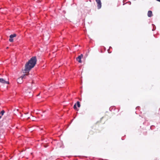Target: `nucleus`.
Listing matches in <instances>:
<instances>
[{"instance_id":"f257e3e1","label":"nucleus","mask_w":160,"mask_h":160,"mask_svg":"<svg viewBox=\"0 0 160 160\" xmlns=\"http://www.w3.org/2000/svg\"><path fill=\"white\" fill-rule=\"evenodd\" d=\"M36 62L37 59L36 57H32L28 62L25 64L24 72L27 74L22 75L20 78H21L22 79L25 78L26 76L28 75L27 73H28L30 70L34 67L36 64Z\"/></svg>"},{"instance_id":"f03ea898","label":"nucleus","mask_w":160,"mask_h":160,"mask_svg":"<svg viewBox=\"0 0 160 160\" xmlns=\"http://www.w3.org/2000/svg\"><path fill=\"white\" fill-rule=\"evenodd\" d=\"M110 109L111 111H112L113 113L115 114L118 113L119 111V108H116L115 107H111Z\"/></svg>"},{"instance_id":"7ed1b4c3","label":"nucleus","mask_w":160,"mask_h":160,"mask_svg":"<svg viewBox=\"0 0 160 160\" xmlns=\"http://www.w3.org/2000/svg\"><path fill=\"white\" fill-rule=\"evenodd\" d=\"M97 2V7L98 9H100L102 7V3L101 0H96Z\"/></svg>"},{"instance_id":"20e7f679","label":"nucleus","mask_w":160,"mask_h":160,"mask_svg":"<svg viewBox=\"0 0 160 160\" xmlns=\"http://www.w3.org/2000/svg\"><path fill=\"white\" fill-rule=\"evenodd\" d=\"M83 57V55L82 54H81L78 57L76 58V60L78 61L79 62L81 63L82 62V61L81 60V58Z\"/></svg>"},{"instance_id":"39448f33","label":"nucleus","mask_w":160,"mask_h":160,"mask_svg":"<svg viewBox=\"0 0 160 160\" xmlns=\"http://www.w3.org/2000/svg\"><path fill=\"white\" fill-rule=\"evenodd\" d=\"M16 35L15 34H12L10 36V38L9 39V41L10 42H12L13 41V39L12 38H13L16 37Z\"/></svg>"},{"instance_id":"423d86ee","label":"nucleus","mask_w":160,"mask_h":160,"mask_svg":"<svg viewBox=\"0 0 160 160\" xmlns=\"http://www.w3.org/2000/svg\"><path fill=\"white\" fill-rule=\"evenodd\" d=\"M76 105L79 108L80 106V104L79 102L78 101L76 103H75L73 106V108L74 109H77V107Z\"/></svg>"},{"instance_id":"0eeeda50","label":"nucleus","mask_w":160,"mask_h":160,"mask_svg":"<svg viewBox=\"0 0 160 160\" xmlns=\"http://www.w3.org/2000/svg\"><path fill=\"white\" fill-rule=\"evenodd\" d=\"M0 82L5 84H9V82L6 81L4 79L2 78H0Z\"/></svg>"},{"instance_id":"6e6552de","label":"nucleus","mask_w":160,"mask_h":160,"mask_svg":"<svg viewBox=\"0 0 160 160\" xmlns=\"http://www.w3.org/2000/svg\"><path fill=\"white\" fill-rule=\"evenodd\" d=\"M152 11H149L148 13V17H150L152 16Z\"/></svg>"},{"instance_id":"1a4fd4ad","label":"nucleus","mask_w":160,"mask_h":160,"mask_svg":"<svg viewBox=\"0 0 160 160\" xmlns=\"http://www.w3.org/2000/svg\"><path fill=\"white\" fill-rule=\"evenodd\" d=\"M112 48L111 47H110L109 49H108V51L109 53H111L112 52Z\"/></svg>"},{"instance_id":"9d476101","label":"nucleus","mask_w":160,"mask_h":160,"mask_svg":"<svg viewBox=\"0 0 160 160\" xmlns=\"http://www.w3.org/2000/svg\"><path fill=\"white\" fill-rule=\"evenodd\" d=\"M155 128V126L152 125L150 127V129L151 130H153Z\"/></svg>"},{"instance_id":"9b49d317","label":"nucleus","mask_w":160,"mask_h":160,"mask_svg":"<svg viewBox=\"0 0 160 160\" xmlns=\"http://www.w3.org/2000/svg\"><path fill=\"white\" fill-rule=\"evenodd\" d=\"M4 112H5L4 110H2L1 111V112L0 113H1V115L2 116L3 115Z\"/></svg>"},{"instance_id":"f8f14e48","label":"nucleus","mask_w":160,"mask_h":160,"mask_svg":"<svg viewBox=\"0 0 160 160\" xmlns=\"http://www.w3.org/2000/svg\"><path fill=\"white\" fill-rule=\"evenodd\" d=\"M143 134L144 135H146L147 134V132L146 131H145L143 132Z\"/></svg>"},{"instance_id":"ddd939ff","label":"nucleus","mask_w":160,"mask_h":160,"mask_svg":"<svg viewBox=\"0 0 160 160\" xmlns=\"http://www.w3.org/2000/svg\"><path fill=\"white\" fill-rule=\"evenodd\" d=\"M140 108V107H136V109L138 110H139Z\"/></svg>"},{"instance_id":"4468645a","label":"nucleus","mask_w":160,"mask_h":160,"mask_svg":"<svg viewBox=\"0 0 160 160\" xmlns=\"http://www.w3.org/2000/svg\"><path fill=\"white\" fill-rule=\"evenodd\" d=\"M2 116L1 115V113H0V119L1 118Z\"/></svg>"},{"instance_id":"2eb2a0df","label":"nucleus","mask_w":160,"mask_h":160,"mask_svg":"<svg viewBox=\"0 0 160 160\" xmlns=\"http://www.w3.org/2000/svg\"><path fill=\"white\" fill-rule=\"evenodd\" d=\"M159 114H160V108H159Z\"/></svg>"},{"instance_id":"dca6fc26","label":"nucleus","mask_w":160,"mask_h":160,"mask_svg":"<svg viewBox=\"0 0 160 160\" xmlns=\"http://www.w3.org/2000/svg\"><path fill=\"white\" fill-rule=\"evenodd\" d=\"M136 113H137V114H138V112H137V111H136Z\"/></svg>"},{"instance_id":"f3484780","label":"nucleus","mask_w":160,"mask_h":160,"mask_svg":"<svg viewBox=\"0 0 160 160\" xmlns=\"http://www.w3.org/2000/svg\"><path fill=\"white\" fill-rule=\"evenodd\" d=\"M157 0L160 2V0Z\"/></svg>"},{"instance_id":"a211bd4d","label":"nucleus","mask_w":160,"mask_h":160,"mask_svg":"<svg viewBox=\"0 0 160 160\" xmlns=\"http://www.w3.org/2000/svg\"><path fill=\"white\" fill-rule=\"evenodd\" d=\"M155 160H158L157 159H155Z\"/></svg>"},{"instance_id":"6ab92c4d","label":"nucleus","mask_w":160,"mask_h":160,"mask_svg":"<svg viewBox=\"0 0 160 160\" xmlns=\"http://www.w3.org/2000/svg\"><path fill=\"white\" fill-rule=\"evenodd\" d=\"M153 31H154V29H153L152 30Z\"/></svg>"}]
</instances>
